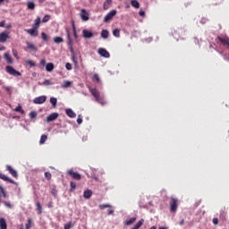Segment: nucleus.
Instances as JSON below:
<instances>
[{
  "label": "nucleus",
  "mask_w": 229,
  "mask_h": 229,
  "mask_svg": "<svg viewBox=\"0 0 229 229\" xmlns=\"http://www.w3.org/2000/svg\"><path fill=\"white\" fill-rule=\"evenodd\" d=\"M100 35H101L102 38H106L109 35V32L106 30H102Z\"/></svg>",
  "instance_id": "nucleus-33"
},
{
  "label": "nucleus",
  "mask_w": 229,
  "mask_h": 229,
  "mask_svg": "<svg viewBox=\"0 0 229 229\" xmlns=\"http://www.w3.org/2000/svg\"><path fill=\"white\" fill-rule=\"evenodd\" d=\"M28 10H35V3L29 1L27 2Z\"/></svg>",
  "instance_id": "nucleus-28"
},
{
  "label": "nucleus",
  "mask_w": 229,
  "mask_h": 229,
  "mask_svg": "<svg viewBox=\"0 0 229 229\" xmlns=\"http://www.w3.org/2000/svg\"><path fill=\"white\" fill-rule=\"evenodd\" d=\"M30 119L37 118V112H35V111L30 112Z\"/></svg>",
  "instance_id": "nucleus-47"
},
{
  "label": "nucleus",
  "mask_w": 229,
  "mask_h": 229,
  "mask_svg": "<svg viewBox=\"0 0 229 229\" xmlns=\"http://www.w3.org/2000/svg\"><path fill=\"white\" fill-rule=\"evenodd\" d=\"M143 224H144V219H140V221L137 222V224L131 229H139L142 226Z\"/></svg>",
  "instance_id": "nucleus-25"
},
{
  "label": "nucleus",
  "mask_w": 229,
  "mask_h": 229,
  "mask_svg": "<svg viewBox=\"0 0 229 229\" xmlns=\"http://www.w3.org/2000/svg\"><path fill=\"white\" fill-rule=\"evenodd\" d=\"M139 15H140V17H144V15H146V13L144 11L140 10L139 12Z\"/></svg>",
  "instance_id": "nucleus-56"
},
{
  "label": "nucleus",
  "mask_w": 229,
  "mask_h": 229,
  "mask_svg": "<svg viewBox=\"0 0 229 229\" xmlns=\"http://www.w3.org/2000/svg\"><path fill=\"white\" fill-rule=\"evenodd\" d=\"M6 171H8L13 178H17L19 176L17 174V171H15L11 165H6Z\"/></svg>",
  "instance_id": "nucleus-13"
},
{
  "label": "nucleus",
  "mask_w": 229,
  "mask_h": 229,
  "mask_svg": "<svg viewBox=\"0 0 229 229\" xmlns=\"http://www.w3.org/2000/svg\"><path fill=\"white\" fill-rule=\"evenodd\" d=\"M72 28L73 30V35L75 38H78V34L76 33V25H74V21H72Z\"/></svg>",
  "instance_id": "nucleus-35"
},
{
  "label": "nucleus",
  "mask_w": 229,
  "mask_h": 229,
  "mask_svg": "<svg viewBox=\"0 0 229 229\" xmlns=\"http://www.w3.org/2000/svg\"><path fill=\"white\" fill-rule=\"evenodd\" d=\"M58 119V113H52L47 117V123H51Z\"/></svg>",
  "instance_id": "nucleus-12"
},
{
  "label": "nucleus",
  "mask_w": 229,
  "mask_h": 229,
  "mask_svg": "<svg viewBox=\"0 0 229 229\" xmlns=\"http://www.w3.org/2000/svg\"><path fill=\"white\" fill-rule=\"evenodd\" d=\"M0 180H3L4 182H8L9 183L17 185V182H15V181L12 180L10 177L4 175V174H2V173H0Z\"/></svg>",
  "instance_id": "nucleus-11"
},
{
  "label": "nucleus",
  "mask_w": 229,
  "mask_h": 229,
  "mask_svg": "<svg viewBox=\"0 0 229 229\" xmlns=\"http://www.w3.org/2000/svg\"><path fill=\"white\" fill-rule=\"evenodd\" d=\"M107 214H108V216H112V214H114V210L112 209V206H110V208H108Z\"/></svg>",
  "instance_id": "nucleus-53"
},
{
  "label": "nucleus",
  "mask_w": 229,
  "mask_h": 229,
  "mask_svg": "<svg viewBox=\"0 0 229 229\" xmlns=\"http://www.w3.org/2000/svg\"><path fill=\"white\" fill-rule=\"evenodd\" d=\"M5 47H0V51H4Z\"/></svg>",
  "instance_id": "nucleus-63"
},
{
  "label": "nucleus",
  "mask_w": 229,
  "mask_h": 229,
  "mask_svg": "<svg viewBox=\"0 0 229 229\" xmlns=\"http://www.w3.org/2000/svg\"><path fill=\"white\" fill-rule=\"evenodd\" d=\"M53 69H55V64H53V63H47L46 65V71H47V72H51Z\"/></svg>",
  "instance_id": "nucleus-22"
},
{
  "label": "nucleus",
  "mask_w": 229,
  "mask_h": 229,
  "mask_svg": "<svg viewBox=\"0 0 229 229\" xmlns=\"http://www.w3.org/2000/svg\"><path fill=\"white\" fill-rule=\"evenodd\" d=\"M131 6H133V8H140V4H139V1H137V0H131Z\"/></svg>",
  "instance_id": "nucleus-29"
},
{
  "label": "nucleus",
  "mask_w": 229,
  "mask_h": 229,
  "mask_svg": "<svg viewBox=\"0 0 229 229\" xmlns=\"http://www.w3.org/2000/svg\"><path fill=\"white\" fill-rule=\"evenodd\" d=\"M52 194H53V196H55V197H56L57 191H56V190H52Z\"/></svg>",
  "instance_id": "nucleus-60"
},
{
  "label": "nucleus",
  "mask_w": 229,
  "mask_h": 229,
  "mask_svg": "<svg viewBox=\"0 0 229 229\" xmlns=\"http://www.w3.org/2000/svg\"><path fill=\"white\" fill-rule=\"evenodd\" d=\"M50 103L53 106V108H56V103H58V100L55 97L50 98Z\"/></svg>",
  "instance_id": "nucleus-27"
},
{
  "label": "nucleus",
  "mask_w": 229,
  "mask_h": 229,
  "mask_svg": "<svg viewBox=\"0 0 229 229\" xmlns=\"http://www.w3.org/2000/svg\"><path fill=\"white\" fill-rule=\"evenodd\" d=\"M31 218H29L28 219V222H27V224L25 225V226H26V229H31Z\"/></svg>",
  "instance_id": "nucleus-44"
},
{
  "label": "nucleus",
  "mask_w": 229,
  "mask_h": 229,
  "mask_svg": "<svg viewBox=\"0 0 229 229\" xmlns=\"http://www.w3.org/2000/svg\"><path fill=\"white\" fill-rule=\"evenodd\" d=\"M219 219L217 217L213 218V225H218Z\"/></svg>",
  "instance_id": "nucleus-55"
},
{
  "label": "nucleus",
  "mask_w": 229,
  "mask_h": 229,
  "mask_svg": "<svg viewBox=\"0 0 229 229\" xmlns=\"http://www.w3.org/2000/svg\"><path fill=\"white\" fill-rule=\"evenodd\" d=\"M136 221H137V217H131V218L126 220L124 222V225H126L127 226H130V225H133V223H135Z\"/></svg>",
  "instance_id": "nucleus-20"
},
{
  "label": "nucleus",
  "mask_w": 229,
  "mask_h": 229,
  "mask_svg": "<svg viewBox=\"0 0 229 229\" xmlns=\"http://www.w3.org/2000/svg\"><path fill=\"white\" fill-rule=\"evenodd\" d=\"M111 4H112V0H106L103 5L104 10H108Z\"/></svg>",
  "instance_id": "nucleus-23"
},
{
  "label": "nucleus",
  "mask_w": 229,
  "mask_h": 229,
  "mask_svg": "<svg viewBox=\"0 0 229 229\" xmlns=\"http://www.w3.org/2000/svg\"><path fill=\"white\" fill-rule=\"evenodd\" d=\"M27 49H30V51H37V47H35V45H33L30 42H27Z\"/></svg>",
  "instance_id": "nucleus-24"
},
{
  "label": "nucleus",
  "mask_w": 229,
  "mask_h": 229,
  "mask_svg": "<svg viewBox=\"0 0 229 229\" xmlns=\"http://www.w3.org/2000/svg\"><path fill=\"white\" fill-rule=\"evenodd\" d=\"M4 58L7 62V64H13V59L12 58V55H10V54H4Z\"/></svg>",
  "instance_id": "nucleus-19"
},
{
  "label": "nucleus",
  "mask_w": 229,
  "mask_h": 229,
  "mask_svg": "<svg viewBox=\"0 0 229 229\" xmlns=\"http://www.w3.org/2000/svg\"><path fill=\"white\" fill-rule=\"evenodd\" d=\"M8 38H10V35L6 31L0 32V44H4Z\"/></svg>",
  "instance_id": "nucleus-10"
},
{
  "label": "nucleus",
  "mask_w": 229,
  "mask_h": 229,
  "mask_svg": "<svg viewBox=\"0 0 229 229\" xmlns=\"http://www.w3.org/2000/svg\"><path fill=\"white\" fill-rule=\"evenodd\" d=\"M82 35L84 38H92V37H94V34L92 33V31H89L87 30H82Z\"/></svg>",
  "instance_id": "nucleus-15"
},
{
  "label": "nucleus",
  "mask_w": 229,
  "mask_h": 229,
  "mask_svg": "<svg viewBox=\"0 0 229 229\" xmlns=\"http://www.w3.org/2000/svg\"><path fill=\"white\" fill-rule=\"evenodd\" d=\"M98 208H99L100 210H105V208H110V205H109V204H100V205L98 206Z\"/></svg>",
  "instance_id": "nucleus-40"
},
{
  "label": "nucleus",
  "mask_w": 229,
  "mask_h": 229,
  "mask_svg": "<svg viewBox=\"0 0 229 229\" xmlns=\"http://www.w3.org/2000/svg\"><path fill=\"white\" fill-rule=\"evenodd\" d=\"M216 40H218V42L221 43L222 46H224V47H226V49H229V38L228 37L218 36L216 38Z\"/></svg>",
  "instance_id": "nucleus-2"
},
{
  "label": "nucleus",
  "mask_w": 229,
  "mask_h": 229,
  "mask_svg": "<svg viewBox=\"0 0 229 229\" xmlns=\"http://www.w3.org/2000/svg\"><path fill=\"white\" fill-rule=\"evenodd\" d=\"M72 222H68L64 225V229H72Z\"/></svg>",
  "instance_id": "nucleus-45"
},
{
  "label": "nucleus",
  "mask_w": 229,
  "mask_h": 229,
  "mask_svg": "<svg viewBox=\"0 0 229 229\" xmlns=\"http://www.w3.org/2000/svg\"><path fill=\"white\" fill-rule=\"evenodd\" d=\"M158 229H167V228H165V227H164V226H161V227H159Z\"/></svg>",
  "instance_id": "nucleus-64"
},
{
  "label": "nucleus",
  "mask_w": 229,
  "mask_h": 229,
  "mask_svg": "<svg viewBox=\"0 0 229 229\" xmlns=\"http://www.w3.org/2000/svg\"><path fill=\"white\" fill-rule=\"evenodd\" d=\"M92 81H94L95 83H99L100 79H99V75H98L97 73H95L92 77Z\"/></svg>",
  "instance_id": "nucleus-36"
},
{
  "label": "nucleus",
  "mask_w": 229,
  "mask_h": 229,
  "mask_svg": "<svg viewBox=\"0 0 229 229\" xmlns=\"http://www.w3.org/2000/svg\"><path fill=\"white\" fill-rule=\"evenodd\" d=\"M26 64H27V65H30V67H35V65H36L35 62H33L31 60H27Z\"/></svg>",
  "instance_id": "nucleus-43"
},
{
  "label": "nucleus",
  "mask_w": 229,
  "mask_h": 229,
  "mask_svg": "<svg viewBox=\"0 0 229 229\" xmlns=\"http://www.w3.org/2000/svg\"><path fill=\"white\" fill-rule=\"evenodd\" d=\"M5 71L8 74H11V76H21L20 72L13 68L11 65H7L5 67Z\"/></svg>",
  "instance_id": "nucleus-3"
},
{
  "label": "nucleus",
  "mask_w": 229,
  "mask_h": 229,
  "mask_svg": "<svg viewBox=\"0 0 229 229\" xmlns=\"http://www.w3.org/2000/svg\"><path fill=\"white\" fill-rule=\"evenodd\" d=\"M67 174H69V176H71L72 180H81V174H78V172H74V170L72 169L68 170Z\"/></svg>",
  "instance_id": "nucleus-4"
},
{
  "label": "nucleus",
  "mask_w": 229,
  "mask_h": 229,
  "mask_svg": "<svg viewBox=\"0 0 229 229\" xmlns=\"http://www.w3.org/2000/svg\"><path fill=\"white\" fill-rule=\"evenodd\" d=\"M98 53L103 58H110V53L105 48H98Z\"/></svg>",
  "instance_id": "nucleus-9"
},
{
  "label": "nucleus",
  "mask_w": 229,
  "mask_h": 229,
  "mask_svg": "<svg viewBox=\"0 0 229 229\" xmlns=\"http://www.w3.org/2000/svg\"><path fill=\"white\" fill-rule=\"evenodd\" d=\"M6 220L4 218H0V229H7Z\"/></svg>",
  "instance_id": "nucleus-21"
},
{
  "label": "nucleus",
  "mask_w": 229,
  "mask_h": 229,
  "mask_svg": "<svg viewBox=\"0 0 229 229\" xmlns=\"http://www.w3.org/2000/svg\"><path fill=\"white\" fill-rule=\"evenodd\" d=\"M41 38L44 42H49V36L46 32L41 33Z\"/></svg>",
  "instance_id": "nucleus-30"
},
{
  "label": "nucleus",
  "mask_w": 229,
  "mask_h": 229,
  "mask_svg": "<svg viewBox=\"0 0 229 229\" xmlns=\"http://www.w3.org/2000/svg\"><path fill=\"white\" fill-rule=\"evenodd\" d=\"M6 30H12V24L5 25Z\"/></svg>",
  "instance_id": "nucleus-61"
},
{
  "label": "nucleus",
  "mask_w": 229,
  "mask_h": 229,
  "mask_svg": "<svg viewBox=\"0 0 229 229\" xmlns=\"http://www.w3.org/2000/svg\"><path fill=\"white\" fill-rule=\"evenodd\" d=\"M36 210L38 211V214H42V206L38 201L36 202Z\"/></svg>",
  "instance_id": "nucleus-31"
},
{
  "label": "nucleus",
  "mask_w": 229,
  "mask_h": 229,
  "mask_svg": "<svg viewBox=\"0 0 229 229\" xmlns=\"http://www.w3.org/2000/svg\"><path fill=\"white\" fill-rule=\"evenodd\" d=\"M66 33H67V37H68V40H69V46H71L72 44V41L71 40V34L69 33V30H66Z\"/></svg>",
  "instance_id": "nucleus-50"
},
{
  "label": "nucleus",
  "mask_w": 229,
  "mask_h": 229,
  "mask_svg": "<svg viewBox=\"0 0 229 229\" xmlns=\"http://www.w3.org/2000/svg\"><path fill=\"white\" fill-rule=\"evenodd\" d=\"M65 68H66L67 71H72V64H71L70 63H66Z\"/></svg>",
  "instance_id": "nucleus-49"
},
{
  "label": "nucleus",
  "mask_w": 229,
  "mask_h": 229,
  "mask_svg": "<svg viewBox=\"0 0 229 229\" xmlns=\"http://www.w3.org/2000/svg\"><path fill=\"white\" fill-rule=\"evenodd\" d=\"M89 90L91 96H93V98L97 103H99V105H101L102 106H105V105H106L105 97L101 96V92H99V90H98V89L89 87Z\"/></svg>",
  "instance_id": "nucleus-1"
},
{
  "label": "nucleus",
  "mask_w": 229,
  "mask_h": 229,
  "mask_svg": "<svg viewBox=\"0 0 229 229\" xmlns=\"http://www.w3.org/2000/svg\"><path fill=\"white\" fill-rule=\"evenodd\" d=\"M77 123H78L79 124H81V123H83V119L78 118V119H77Z\"/></svg>",
  "instance_id": "nucleus-59"
},
{
  "label": "nucleus",
  "mask_w": 229,
  "mask_h": 229,
  "mask_svg": "<svg viewBox=\"0 0 229 229\" xmlns=\"http://www.w3.org/2000/svg\"><path fill=\"white\" fill-rule=\"evenodd\" d=\"M65 114L71 119H74L76 117V113H74V111H72V109H71V108L66 109Z\"/></svg>",
  "instance_id": "nucleus-14"
},
{
  "label": "nucleus",
  "mask_w": 229,
  "mask_h": 229,
  "mask_svg": "<svg viewBox=\"0 0 229 229\" xmlns=\"http://www.w3.org/2000/svg\"><path fill=\"white\" fill-rule=\"evenodd\" d=\"M81 18L83 21H89V13H87V11L85 9H81Z\"/></svg>",
  "instance_id": "nucleus-17"
},
{
  "label": "nucleus",
  "mask_w": 229,
  "mask_h": 229,
  "mask_svg": "<svg viewBox=\"0 0 229 229\" xmlns=\"http://www.w3.org/2000/svg\"><path fill=\"white\" fill-rule=\"evenodd\" d=\"M83 198L85 199H90V198H92V190H86V191H84Z\"/></svg>",
  "instance_id": "nucleus-16"
},
{
  "label": "nucleus",
  "mask_w": 229,
  "mask_h": 229,
  "mask_svg": "<svg viewBox=\"0 0 229 229\" xmlns=\"http://www.w3.org/2000/svg\"><path fill=\"white\" fill-rule=\"evenodd\" d=\"M13 55L14 56V58H17V60H19V53L17 52V50L13 49Z\"/></svg>",
  "instance_id": "nucleus-48"
},
{
  "label": "nucleus",
  "mask_w": 229,
  "mask_h": 229,
  "mask_svg": "<svg viewBox=\"0 0 229 229\" xmlns=\"http://www.w3.org/2000/svg\"><path fill=\"white\" fill-rule=\"evenodd\" d=\"M47 140V135L43 134L41 135L40 140H39V144H45V142Z\"/></svg>",
  "instance_id": "nucleus-34"
},
{
  "label": "nucleus",
  "mask_w": 229,
  "mask_h": 229,
  "mask_svg": "<svg viewBox=\"0 0 229 229\" xmlns=\"http://www.w3.org/2000/svg\"><path fill=\"white\" fill-rule=\"evenodd\" d=\"M6 26V21H0V28H5Z\"/></svg>",
  "instance_id": "nucleus-54"
},
{
  "label": "nucleus",
  "mask_w": 229,
  "mask_h": 229,
  "mask_svg": "<svg viewBox=\"0 0 229 229\" xmlns=\"http://www.w3.org/2000/svg\"><path fill=\"white\" fill-rule=\"evenodd\" d=\"M117 14V11L112 10L110 11L105 17H104V22H110L114 17Z\"/></svg>",
  "instance_id": "nucleus-5"
},
{
  "label": "nucleus",
  "mask_w": 229,
  "mask_h": 229,
  "mask_svg": "<svg viewBox=\"0 0 229 229\" xmlns=\"http://www.w3.org/2000/svg\"><path fill=\"white\" fill-rule=\"evenodd\" d=\"M50 19H51V15L46 14V15L43 17V19H42V22H49Z\"/></svg>",
  "instance_id": "nucleus-41"
},
{
  "label": "nucleus",
  "mask_w": 229,
  "mask_h": 229,
  "mask_svg": "<svg viewBox=\"0 0 229 229\" xmlns=\"http://www.w3.org/2000/svg\"><path fill=\"white\" fill-rule=\"evenodd\" d=\"M179 225L182 226V225H185V220H181L180 222H179Z\"/></svg>",
  "instance_id": "nucleus-62"
},
{
  "label": "nucleus",
  "mask_w": 229,
  "mask_h": 229,
  "mask_svg": "<svg viewBox=\"0 0 229 229\" xmlns=\"http://www.w3.org/2000/svg\"><path fill=\"white\" fill-rule=\"evenodd\" d=\"M14 112H20V114H24V110L22 109V106H21V105L14 108Z\"/></svg>",
  "instance_id": "nucleus-38"
},
{
  "label": "nucleus",
  "mask_w": 229,
  "mask_h": 229,
  "mask_svg": "<svg viewBox=\"0 0 229 229\" xmlns=\"http://www.w3.org/2000/svg\"><path fill=\"white\" fill-rule=\"evenodd\" d=\"M70 187H71L70 192H74V190L76 189V182H70Z\"/></svg>",
  "instance_id": "nucleus-39"
},
{
  "label": "nucleus",
  "mask_w": 229,
  "mask_h": 229,
  "mask_svg": "<svg viewBox=\"0 0 229 229\" xmlns=\"http://www.w3.org/2000/svg\"><path fill=\"white\" fill-rule=\"evenodd\" d=\"M176 208H178V199L175 198H171L170 199V211L176 212Z\"/></svg>",
  "instance_id": "nucleus-6"
},
{
  "label": "nucleus",
  "mask_w": 229,
  "mask_h": 229,
  "mask_svg": "<svg viewBox=\"0 0 229 229\" xmlns=\"http://www.w3.org/2000/svg\"><path fill=\"white\" fill-rule=\"evenodd\" d=\"M47 207L48 208H53V201L48 202Z\"/></svg>",
  "instance_id": "nucleus-57"
},
{
  "label": "nucleus",
  "mask_w": 229,
  "mask_h": 229,
  "mask_svg": "<svg viewBox=\"0 0 229 229\" xmlns=\"http://www.w3.org/2000/svg\"><path fill=\"white\" fill-rule=\"evenodd\" d=\"M40 65H42L44 67V65H46V61L44 59H42L40 61Z\"/></svg>",
  "instance_id": "nucleus-58"
},
{
  "label": "nucleus",
  "mask_w": 229,
  "mask_h": 229,
  "mask_svg": "<svg viewBox=\"0 0 229 229\" xmlns=\"http://www.w3.org/2000/svg\"><path fill=\"white\" fill-rule=\"evenodd\" d=\"M4 207L7 208H13V206L9 201L4 202Z\"/></svg>",
  "instance_id": "nucleus-51"
},
{
  "label": "nucleus",
  "mask_w": 229,
  "mask_h": 229,
  "mask_svg": "<svg viewBox=\"0 0 229 229\" xmlns=\"http://www.w3.org/2000/svg\"><path fill=\"white\" fill-rule=\"evenodd\" d=\"M47 99V97L40 96V97L35 98L33 99V103L34 105H43V103H46Z\"/></svg>",
  "instance_id": "nucleus-7"
},
{
  "label": "nucleus",
  "mask_w": 229,
  "mask_h": 229,
  "mask_svg": "<svg viewBox=\"0 0 229 229\" xmlns=\"http://www.w3.org/2000/svg\"><path fill=\"white\" fill-rule=\"evenodd\" d=\"M72 62L75 64V65H78V57H76V55L72 54Z\"/></svg>",
  "instance_id": "nucleus-42"
},
{
  "label": "nucleus",
  "mask_w": 229,
  "mask_h": 229,
  "mask_svg": "<svg viewBox=\"0 0 229 229\" xmlns=\"http://www.w3.org/2000/svg\"><path fill=\"white\" fill-rule=\"evenodd\" d=\"M54 42L55 44H62V42H64V38H62L61 37H55L54 38Z\"/></svg>",
  "instance_id": "nucleus-37"
},
{
  "label": "nucleus",
  "mask_w": 229,
  "mask_h": 229,
  "mask_svg": "<svg viewBox=\"0 0 229 229\" xmlns=\"http://www.w3.org/2000/svg\"><path fill=\"white\" fill-rule=\"evenodd\" d=\"M26 33L30 35V37H38V29L32 27V29L25 30Z\"/></svg>",
  "instance_id": "nucleus-8"
},
{
  "label": "nucleus",
  "mask_w": 229,
  "mask_h": 229,
  "mask_svg": "<svg viewBox=\"0 0 229 229\" xmlns=\"http://www.w3.org/2000/svg\"><path fill=\"white\" fill-rule=\"evenodd\" d=\"M114 37H116V38H119L121 37V30L119 29H115L113 30Z\"/></svg>",
  "instance_id": "nucleus-32"
},
{
  "label": "nucleus",
  "mask_w": 229,
  "mask_h": 229,
  "mask_svg": "<svg viewBox=\"0 0 229 229\" xmlns=\"http://www.w3.org/2000/svg\"><path fill=\"white\" fill-rule=\"evenodd\" d=\"M43 85H46V86H47V85H53V83H51V81H49V80H45V81H43Z\"/></svg>",
  "instance_id": "nucleus-52"
},
{
  "label": "nucleus",
  "mask_w": 229,
  "mask_h": 229,
  "mask_svg": "<svg viewBox=\"0 0 229 229\" xmlns=\"http://www.w3.org/2000/svg\"><path fill=\"white\" fill-rule=\"evenodd\" d=\"M71 85H72V82H71L70 81H64L62 84V89H69Z\"/></svg>",
  "instance_id": "nucleus-26"
},
{
  "label": "nucleus",
  "mask_w": 229,
  "mask_h": 229,
  "mask_svg": "<svg viewBox=\"0 0 229 229\" xmlns=\"http://www.w3.org/2000/svg\"><path fill=\"white\" fill-rule=\"evenodd\" d=\"M40 22H41L40 16H38L34 21V24L32 25V28H36V30H38V28L40 27Z\"/></svg>",
  "instance_id": "nucleus-18"
},
{
  "label": "nucleus",
  "mask_w": 229,
  "mask_h": 229,
  "mask_svg": "<svg viewBox=\"0 0 229 229\" xmlns=\"http://www.w3.org/2000/svg\"><path fill=\"white\" fill-rule=\"evenodd\" d=\"M45 178H46V180H48V181L51 180V178H52L51 173L46 172Z\"/></svg>",
  "instance_id": "nucleus-46"
}]
</instances>
